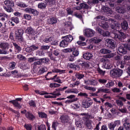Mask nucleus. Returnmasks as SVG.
I'll use <instances>...</instances> for the list:
<instances>
[{"label": "nucleus", "mask_w": 130, "mask_h": 130, "mask_svg": "<svg viewBox=\"0 0 130 130\" xmlns=\"http://www.w3.org/2000/svg\"><path fill=\"white\" fill-rule=\"evenodd\" d=\"M22 98H16L15 100L9 101V103L13 104L14 107H16L17 109H21L22 108V105L19 103L18 101L21 102L22 101Z\"/></svg>", "instance_id": "nucleus-9"}, {"label": "nucleus", "mask_w": 130, "mask_h": 130, "mask_svg": "<svg viewBox=\"0 0 130 130\" xmlns=\"http://www.w3.org/2000/svg\"><path fill=\"white\" fill-rule=\"evenodd\" d=\"M44 42L45 43H49L50 41H52V37H47L45 39L43 40Z\"/></svg>", "instance_id": "nucleus-51"}, {"label": "nucleus", "mask_w": 130, "mask_h": 130, "mask_svg": "<svg viewBox=\"0 0 130 130\" xmlns=\"http://www.w3.org/2000/svg\"><path fill=\"white\" fill-rule=\"evenodd\" d=\"M45 3L47 4V6L52 7L55 4V0H45Z\"/></svg>", "instance_id": "nucleus-32"}, {"label": "nucleus", "mask_w": 130, "mask_h": 130, "mask_svg": "<svg viewBox=\"0 0 130 130\" xmlns=\"http://www.w3.org/2000/svg\"><path fill=\"white\" fill-rule=\"evenodd\" d=\"M96 71L101 76H104V75H105V73H106V71L102 70L100 67H98Z\"/></svg>", "instance_id": "nucleus-43"}, {"label": "nucleus", "mask_w": 130, "mask_h": 130, "mask_svg": "<svg viewBox=\"0 0 130 130\" xmlns=\"http://www.w3.org/2000/svg\"><path fill=\"white\" fill-rule=\"evenodd\" d=\"M84 62L85 61L79 60L77 62V65H76L74 63H69L68 64V68H70V69H71L72 70H74L75 71H80V70H81V67H80V66L82 67Z\"/></svg>", "instance_id": "nucleus-5"}, {"label": "nucleus", "mask_w": 130, "mask_h": 130, "mask_svg": "<svg viewBox=\"0 0 130 130\" xmlns=\"http://www.w3.org/2000/svg\"><path fill=\"white\" fill-rule=\"evenodd\" d=\"M83 57L84 58V59H86V60H90V59H91L92 57H93V54L87 52L83 54Z\"/></svg>", "instance_id": "nucleus-20"}, {"label": "nucleus", "mask_w": 130, "mask_h": 130, "mask_svg": "<svg viewBox=\"0 0 130 130\" xmlns=\"http://www.w3.org/2000/svg\"><path fill=\"white\" fill-rule=\"evenodd\" d=\"M38 60V58L36 57H30L28 58V62H34V61H36Z\"/></svg>", "instance_id": "nucleus-58"}, {"label": "nucleus", "mask_w": 130, "mask_h": 130, "mask_svg": "<svg viewBox=\"0 0 130 130\" xmlns=\"http://www.w3.org/2000/svg\"><path fill=\"white\" fill-rule=\"evenodd\" d=\"M66 52H73V55L74 57L78 56L79 52V50L77 49V48L74 47L72 48H68L65 50Z\"/></svg>", "instance_id": "nucleus-12"}, {"label": "nucleus", "mask_w": 130, "mask_h": 130, "mask_svg": "<svg viewBox=\"0 0 130 130\" xmlns=\"http://www.w3.org/2000/svg\"><path fill=\"white\" fill-rule=\"evenodd\" d=\"M100 26L105 30L108 29V23L106 22L105 20L102 21L101 23H100Z\"/></svg>", "instance_id": "nucleus-29"}, {"label": "nucleus", "mask_w": 130, "mask_h": 130, "mask_svg": "<svg viewBox=\"0 0 130 130\" xmlns=\"http://www.w3.org/2000/svg\"><path fill=\"white\" fill-rule=\"evenodd\" d=\"M35 92V93H37V94H39V95H45L46 94H48L46 91H40L38 89L36 90Z\"/></svg>", "instance_id": "nucleus-59"}, {"label": "nucleus", "mask_w": 130, "mask_h": 130, "mask_svg": "<svg viewBox=\"0 0 130 130\" xmlns=\"http://www.w3.org/2000/svg\"><path fill=\"white\" fill-rule=\"evenodd\" d=\"M102 35L103 37H108V36H110V32L107 30H103Z\"/></svg>", "instance_id": "nucleus-53"}, {"label": "nucleus", "mask_w": 130, "mask_h": 130, "mask_svg": "<svg viewBox=\"0 0 130 130\" xmlns=\"http://www.w3.org/2000/svg\"><path fill=\"white\" fill-rule=\"evenodd\" d=\"M92 118H93V116H92L91 114H89L88 113H87L86 116H83L82 117V119L84 121L85 125H87V126H88L89 124H91V120L90 119Z\"/></svg>", "instance_id": "nucleus-11"}, {"label": "nucleus", "mask_w": 130, "mask_h": 130, "mask_svg": "<svg viewBox=\"0 0 130 130\" xmlns=\"http://www.w3.org/2000/svg\"><path fill=\"white\" fill-rule=\"evenodd\" d=\"M38 49V46H36L35 45H32L29 47H27L25 49V51H26V52H32V51H34V50H37Z\"/></svg>", "instance_id": "nucleus-22"}, {"label": "nucleus", "mask_w": 130, "mask_h": 130, "mask_svg": "<svg viewBox=\"0 0 130 130\" xmlns=\"http://www.w3.org/2000/svg\"><path fill=\"white\" fill-rule=\"evenodd\" d=\"M107 45L108 47L111 48V49H114L116 46L115 41L112 39H108Z\"/></svg>", "instance_id": "nucleus-16"}, {"label": "nucleus", "mask_w": 130, "mask_h": 130, "mask_svg": "<svg viewBox=\"0 0 130 130\" xmlns=\"http://www.w3.org/2000/svg\"><path fill=\"white\" fill-rule=\"evenodd\" d=\"M119 52L120 53H122L123 54H126V49L122 46H120L118 48Z\"/></svg>", "instance_id": "nucleus-33"}, {"label": "nucleus", "mask_w": 130, "mask_h": 130, "mask_svg": "<svg viewBox=\"0 0 130 130\" xmlns=\"http://www.w3.org/2000/svg\"><path fill=\"white\" fill-rule=\"evenodd\" d=\"M24 127L25 128H26V130H32V125L31 124H25Z\"/></svg>", "instance_id": "nucleus-64"}, {"label": "nucleus", "mask_w": 130, "mask_h": 130, "mask_svg": "<svg viewBox=\"0 0 130 130\" xmlns=\"http://www.w3.org/2000/svg\"><path fill=\"white\" fill-rule=\"evenodd\" d=\"M38 130H46V126L44 124L38 126Z\"/></svg>", "instance_id": "nucleus-63"}, {"label": "nucleus", "mask_w": 130, "mask_h": 130, "mask_svg": "<svg viewBox=\"0 0 130 130\" xmlns=\"http://www.w3.org/2000/svg\"><path fill=\"white\" fill-rule=\"evenodd\" d=\"M114 85V82L110 80L108 81V83H107L105 85L106 88H111V87H113V85Z\"/></svg>", "instance_id": "nucleus-41"}, {"label": "nucleus", "mask_w": 130, "mask_h": 130, "mask_svg": "<svg viewBox=\"0 0 130 130\" xmlns=\"http://www.w3.org/2000/svg\"><path fill=\"white\" fill-rule=\"evenodd\" d=\"M40 60H41V64L42 63V62L43 63H46V64H48V63H49V58H48V57H46L45 58H42L41 59H40Z\"/></svg>", "instance_id": "nucleus-39"}, {"label": "nucleus", "mask_w": 130, "mask_h": 130, "mask_svg": "<svg viewBox=\"0 0 130 130\" xmlns=\"http://www.w3.org/2000/svg\"><path fill=\"white\" fill-rule=\"evenodd\" d=\"M67 99H70V100H76V101H78V98H76V95L75 94H71L70 95H69L68 96H67L66 98Z\"/></svg>", "instance_id": "nucleus-48"}, {"label": "nucleus", "mask_w": 130, "mask_h": 130, "mask_svg": "<svg viewBox=\"0 0 130 130\" xmlns=\"http://www.w3.org/2000/svg\"><path fill=\"white\" fill-rule=\"evenodd\" d=\"M96 93H105L106 94H109L110 92L109 91V89L108 88L101 87L98 89Z\"/></svg>", "instance_id": "nucleus-21"}, {"label": "nucleus", "mask_w": 130, "mask_h": 130, "mask_svg": "<svg viewBox=\"0 0 130 130\" xmlns=\"http://www.w3.org/2000/svg\"><path fill=\"white\" fill-rule=\"evenodd\" d=\"M84 35L86 37H93L95 35V31L90 28H86L85 29Z\"/></svg>", "instance_id": "nucleus-14"}, {"label": "nucleus", "mask_w": 130, "mask_h": 130, "mask_svg": "<svg viewBox=\"0 0 130 130\" xmlns=\"http://www.w3.org/2000/svg\"><path fill=\"white\" fill-rule=\"evenodd\" d=\"M25 33L28 34V35H32L34 33V29H33L32 27L29 26L25 30Z\"/></svg>", "instance_id": "nucleus-36"}, {"label": "nucleus", "mask_w": 130, "mask_h": 130, "mask_svg": "<svg viewBox=\"0 0 130 130\" xmlns=\"http://www.w3.org/2000/svg\"><path fill=\"white\" fill-rule=\"evenodd\" d=\"M52 72L57 74H66V70L54 69L52 70Z\"/></svg>", "instance_id": "nucleus-34"}, {"label": "nucleus", "mask_w": 130, "mask_h": 130, "mask_svg": "<svg viewBox=\"0 0 130 130\" xmlns=\"http://www.w3.org/2000/svg\"><path fill=\"white\" fill-rule=\"evenodd\" d=\"M66 94H69L70 93H74V94H77L78 93V90L75 89H69L65 91Z\"/></svg>", "instance_id": "nucleus-47"}, {"label": "nucleus", "mask_w": 130, "mask_h": 130, "mask_svg": "<svg viewBox=\"0 0 130 130\" xmlns=\"http://www.w3.org/2000/svg\"><path fill=\"white\" fill-rule=\"evenodd\" d=\"M100 52L101 54H110L111 51L108 49L103 48L100 50Z\"/></svg>", "instance_id": "nucleus-30"}, {"label": "nucleus", "mask_w": 130, "mask_h": 130, "mask_svg": "<svg viewBox=\"0 0 130 130\" xmlns=\"http://www.w3.org/2000/svg\"><path fill=\"white\" fill-rule=\"evenodd\" d=\"M111 28L114 30H117V29H119V25L117 23H113L111 25Z\"/></svg>", "instance_id": "nucleus-49"}, {"label": "nucleus", "mask_w": 130, "mask_h": 130, "mask_svg": "<svg viewBox=\"0 0 130 130\" xmlns=\"http://www.w3.org/2000/svg\"><path fill=\"white\" fill-rule=\"evenodd\" d=\"M60 120H61V122L62 123H69L70 122V117L68 116V115H62L60 117Z\"/></svg>", "instance_id": "nucleus-17"}, {"label": "nucleus", "mask_w": 130, "mask_h": 130, "mask_svg": "<svg viewBox=\"0 0 130 130\" xmlns=\"http://www.w3.org/2000/svg\"><path fill=\"white\" fill-rule=\"evenodd\" d=\"M49 48H50V46L48 45H47V46L44 45L41 47V49L43 51H46Z\"/></svg>", "instance_id": "nucleus-60"}, {"label": "nucleus", "mask_w": 130, "mask_h": 130, "mask_svg": "<svg viewBox=\"0 0 130 130\" xmlns=\"http://www.w3.org/2000/svg\"><path fill=\"white\" fill-rule=\"evenodd\" d=\"M92 41H93V43L97 44L98 43H100V42H101V41H102V40L99 39L98 38L95 37L92 40Z\"/></svg>", "instance_id": "nucleus-61"}, {"label": "nucleus", "mask_w": 130, "mask_h": 130, "mask_svg": "<svg viewBox=\"0 0 130 130\" xmlns=\"http://www.w3.org/2000/svg\"><path fill=\"white\" fill-rule=\"evenodd\" d=\"M60 53H61V51L58 49L53 51V55L56 56V57H60Z\"/></svg>", "instance_id": "nucleus-31"}, {"label": "nucleus", "mask_w": 130, "mask_h": 130, "mask_svg": "<svg viewBox=\"0 0 130 130\" xmlns=\"http://www.w3.org/2000/svg\"><path fill=\"white\" fill-rule=\"evenodd\" d=\"M0 54H9L8 49L10 48V44L7 42H3L0 43Z\"/></svg>", "instance_id": "nucleus-4"}, {"label": "nucleus", "mask_w": 130, "mask_h": 130, "mask_svg": "<svg viewBox=\"0 0 130 130\" xmlns=\"http://www.w3.org/2000/svg\"><path fill=\"white\" fill-rule=\"evenodd\" d=\"M4 4L6 6L4 7L5 11L8 13L14 12V9L12 8L15 6V2L13 0H6L4 1Z\"/></svg>", "instance_id": "nucleus-2"}, {"label": "nucleus", "mask_w": 130, "mask_h": 130, "mask_svg": "<svg viewBox=\"0 0 130 130\" xmlns=\"http://www.w3.org/2000/svg\"><path fill=\"white\" fill-rule=\"evenodd\" d=\"M67 89H68V86H64L63 88H58L55 89V90H54V91L55 92V95H56L57 96H60L61 95V93H60V92H63V91H64V90H67Z\"/></svg>", "instance_id": "nucleus-19"}, {"label": "nucleus", "mask_w": 130, "mask_h": 130, "mask_svg": "<svg viewBox=\"0 0 130 130\" xmlns=\"http://www.w3.org/2000/svg\"><path fill=\"white\" fill-rule=\"evenodd\" d=\"M110 74L113 78H119L122 76L123 70L120 69H114L111 70Z\"/></svg>", "instance_id": "nucleus-6"}, {"label": "nucleus", "mask_w": 130, "mask_h": 130, "mask_svg": "<svg viewBox=\"0 0 130 130\" xmlns=\"http://www.w3.org/2000/svg\"><path fill=\"white\" fill-rule=\"evenodd\" d=\"M93 104V100L88 98L82 101V106L83 108H89Z\"/></svg>", "instance_id": "nucleus-8"}, {"label": "nucleus", "mask_w": 130, "mask_h": 130, "mask_svg": "<svg viewBox=\"0 0 130 130\" xmlns=\"http://www.w3.org/2000/svg\"><path fill=\"white\" fill-rule=\"evenodd\" d=\"M78 96H80V97H84V98H88V94L86 92H80L78 94Z\"/></svg>", "instance_id": "nucleus-57"}, {"label": "nucleus", "mask_w": 130, "mask_h": 130, "mask_svg": "<svg viewBox=\"0 0 130 130\" xmlns=\"http://www.w3.org/2000/svg\"><path fill=\"white\" fill-rule=\"evenodd\" d=\"M8 110H9V111H11V112H13V113H15V114H17V117H20V113L14 109H13V108L10 107L8 108Z\"/></svg>", "instance_id": "nucleus-45"}, {"label": "nucleus", "mask_w": 130, "mask_h": 130, "mask_svg": "<svg viewBox=\"0 0 130 130\" xmlns=\"http://www.w3.org/2000/svg\"><path fill=\"white\" fill-rule=\"evenodd\" d=\"M47 7V4L45 3H40L38 4V8L40 10H45Z\"/></svg>", "instance_id": "nucleus-28"}, {"label": "nucleus", "mask_w": 130, "mask_h": 130, "mask_svg": "<svg viewBox=\"0 0 130 130\" xmlns=\"http://www.w3.org/2000/svg\"><path fill=\"white\" fill-rule=\"evenodd\" d=\"M75 77L78 79V80H82L85 77V75L84 74H82L81 73H77L75 74Z\"/></svg>", "instance_id": "nucleus-44"}, {"label": "nucleus", "mask_w": 130, "mask_h": 130, "mask_svg": "<svg viewBox=\"0 0 130 130\" xmlns=\"http://www.w3.org/2000/svg\"><path fill=\"white\" fill-rule=\"evenodd\" d=\"M82 9L88 10V9H89V6L88 5V4L84 3H81L80 4V7H77L76 10H82Z\"/></svg>", "instance_id": "nucleus-25"}, {"label": "nucleus", "mask_w": 130, "mask_h": 130, "mask_svg": "<svg viewBox=\"0 0 130 130\" xmlns=\"http://www.w3.org/2000/svg\"><path fill=\"white\" fill-rule=\"evenodd\" d=\"M25 116L28 120H31V121H33L36 118V117L30 111H27L25 114Z\"/></svg>", "instance_id": "nucleus-18"}, {"label": "nucleus", "mask_w": 130, "mask_h": 130, "mask_svg": "<svg viewBox=\"0 0 130 130\" xmlns=\"http://www.w3.org/2000/svg\"><path fill=\"white\" fill-rule=\"evenodd\" d=\"M116 11L117 13H119V14H124V9L120 7H117Z\"/></svg>", "instance_id": "nucleus-50"}, {"label": "nucleus", "mask_w": 130, "mask_h": 130, "mask_svg": "<svg viewBox=\"0 0 130 130\" xmlns=\"http://www.w3.org/2000/svg\"><path fill=\"white\" fill-rule=\"evenodd\" d=\"M61 39H63L59 43L60 47H67L69 46L70 43H72L73 40H74V37L69 35L61 37Z\"/></svg>", "instance_id": "nucleus-1"}, {"label": "nucleus", "mask_w": 130, "mask_h": 130, "mask_svg": "<svg viewBox=\"0 0 130 130\" xmlns=\"http://www.w3.org/2000/svg\"><path fill=\"white\" fill-rule=\"evenodd\" d=\"M47 54L49 56V58H50V59H51V60H55V57L53 56V52H47Z\"/></svg>", "instance_id": "nucleus-52"}, {"label": "nucleus", "mask_w": 130, "mask_h": 130, "mask_svg": "<svg viewBox=\"0 0 130 130\" xmlns=\"http://www.w3.org/2000/svg\"><path fill=\"white\" fill-rule=\"evenodd\" d=\"M59 125V123L57 121H54L52 122V128H53L54 130H56V128L57 126Z\"/></svg>", "instance_id": "nucleus-46"}, {"label": "nucleus", "mask_w": 130, "mask_h": 130, "mask_svg": "<svg viewBox=\"0 0 130 130\" xmlns=\"http://www.w3.org/2000/svg\"><path fill=\"white\" fill-rule=\"evenodd\" d=\"M16 68V62L12 61L9 64V69L10 70H14Z\"/></svg>", "instance_id": "nucleus-54"}, {"label": "nucleus", "mask_w": 130, "mask_h": 130, "mask_svg": "<svg viewBox=\"0 0 130 130\" xmlns=\"http://www.w3.org/2000/svg\"><path fill=\"white\" fill-rule=\"evenodd\" d=\"M13 45L14 46L15 51H16V52H17V53H19V52H20V51H21V50H22V49L21 48L20 46H19L18 44H17V43H14Z\"/></svg>", "instance_id": "nucleus-37"}, {"label": "nucleus", "mask_w": 130, "mask_h": 130, "mask_svg": "<svg viewBox=\"0 0 130 130\" xmlns=\"http://www.w3.org/2000/svg\"><path fill=\"white\" fill-rule=\"evenodd\" d=\"M47 72V68L44 67L40 69L39 71V74L40 75H42L44 74V73H46Z\"/></svg>", "instance_id": "nucleus-40"}, {"label": "nucleus", "mask_w": 130, "mask_h": 130, "mask_svg": "<svg viewBox=\"0 0 130 130\" xmlns=\"http://www.w3.org/2000/svg\"><path fill=\"white\" fill-rule=\"evenodd\" d=\"M120 125V121L119 120H116L113 122L108 124V128L110 130H114L116 126H118Z\"/></svg>", "instance_id": "nucleus-15"}, {"label": "nucleus", "mask_w": 130, "mask_h": 130, "mask_svg": "<svg viewBox=\"0 0 130 130\" xmlns=\"http://www.w3.org/2000/svg\"><path fill=\"white\" fill-rule=\"evenodd\" d=\"M8 17H9V16L6 13H0V21H6V19H8Z\"/></svg>", "instance_id": "nucleus-35"}, {"label": "nucleus", "mask_w": 130, "mask_h": 130, "mask_svg": "<svg viewBox=\"0 0 130 130\" xmlns=\"http://www.w3.org/2000/svg\"><path fill=\"white\" fill-rule=\"evenodd\" d=\"M121 26L122 30H127V29H128V23L127 21H126V20L123 21L121 23Z\"/></svg>", "instance_id": "nucleus-27"}, {"label": "nucleus", "mask_w": 130, "mask_h": 130, "mask_svg": "<svg viewBox=\"0 0 130 130\" xmlns=\"http://www.w3.org/2000/svg\"><path fill=\"white\" fill-rule=\"evenodd\" d=\"M123 126H120L118 128V130H130V123L128 122V119L126 118L123 120Z\"/></svg>", "instance_id": "nucleus-10"}, {"label": "nucleus", "mask_w": 130, "mask_h": 130, "mask_svg": "<svg viewBox=\"0 0 130 130\" xmlns=\"http://www.w3.org/2000/svg\"><path fill=\"white\" fill-rule=\"evenodd\" d=\"M38 115L41 118H47V114L43 112H38Z\"/></svg>", "instance_id": "nucleus-38"}, {"label": "nucleus", "mask_w": 130, "mask_h": 130, "mask_svg": "<svg viewBox=\"0 0 130 130\" xmlns=\"http://www.w3.org/2000/svg\"><path fill=\"white\" fill-rule=\"evenodd\" d=\"M24 11L26 13H28L29 14H31L34 16H38L39 14V12L37 10L31 8H26L24 9Z\"/></svg>", "instance_id": "nucleus-13"}, {"label": "nucleus", "mask_w": 130, "mask_h": 130, "mask_svg": "<svg viewBox=\"0 0 130 130\" xmlns=\"http://www.w3.org/2000/svg\"><path fill=\"white\" fill-rule=\"evenodd\" d=\"M29 106L31 107H36V103H35V101L31 100L28 103Z\"/></svg>", "instance_id": "nucleus-62"}, {"label": "nucleus", "mask_w": 130, "mask_h": 130, "mask_svg": "<svg viewBox=\"0 0 130 130\" xmlns=\"http://www.w3.org/2000/svg\"><path fill=\"white\" fill-rule=\"evenodd\" d=\"M126 38L125 34L120 31H118V32L114 34V37H113L114 40H116V41H121V42H122Z\"/></svg>", "instance_id": "nucleus-7"}, {"label": "nucleus", "mask_w": 130, "mask_h": 130, "mask_svg": "<svg viewBox=\"0 0 130 130\" xmlns=\"http://www.w3.org/2000/svg\"><path fill=\"white\" fill-rule=\"evenodd\" d=\"M75 124L77 127H79L80 128H82V125H83V121L82 120V118H78L76 119Z\"/></svg>", "instance_id": "nucleus-23"}, {"label": "nucleus", "mask_w": 130, "mask_h": 130, "mask_svg": "<svg viewBox=\"0 0 130 130\" xmlns=\"http://www.w3.org/2000/svg\"><path fill=\"white\" fill-rule=\"evenodd\" d=\"M57 23V19L55 17H51L48 19V23L51 25H54Z\"/></svg>", "instance_id": "nucleus-26"}, {"label": "nucleus", "mask_w": 130, "mask_h": 130, "mask_svg": "<svg viewBox=\"0 0 130 130\" xmlns=\"http://www.w3.org/2000/svg\"><path fill=\"white\" fill-rule=\"evenodd\" d=\"M75 17H76V18H78V19H80L81 21H82L83 22V16H82V14H80L79 13H76L74 14Z\"/></svg>", "instance_id": "nucleus-56"}, {"label": "nucleus", "mask_w": 130, "mask_h": 130, "mask_svg": "<svg viewBox=\"0 0 130 130\" xmlns=\"http://www.w3.org/2000/svg\"><path fill=\"white\" fill-rule=\"evenodd\" d=\"M102 61H105L104 68L107 70H110L112 68V65L108 61H106L105 59H102Z\"/></svg>", "instance_id": "nucleus-24"}, {"label": "nucleus", "mask_w": 130, "mask_h": 130, "mask_svg": "<svg viewBox=\"0 0 130 130\" xmlns=\"http://www.w3.org/2000/svg\"><path fill=\"white\" fill-rule=\"evenodd\" d=\"M11 21L15 23V24H19L20 23V20L19 18L16 17H13L10 18Z\"/></svg>", "instance_id": "nucleus-42"}, {"label": "nucleus", "mask_w": 130, "mask_h": 130, "mask_svg": "<svg viewBox=\"0 0 130 130\" xmlns=\"http://www.w3.org/2000/svg\"><path fill=\"white\" fill-rule=\"evenodd\" d=\"M17 58L19 60H26L27 58L22 54H19L17 56Z\"/></svg>", "instance_id": "nucleus-55"}, {"label": "nucleus", "mask_w": 130, "mask_h": 130, "mask_svg": "<svg viewBox=\"0 0 130 130\" xmlns=\"http://www.w3.org/2000/svg\"><path fill=\"white\" fill-rule=\"evenodd\" d=\"M23 34H24V30L22 29H18L15 30L14 37L17 42H19L20 43L24 42Z\"/></svg>", "instance_id": "nucleus-3"}]
</instances>
